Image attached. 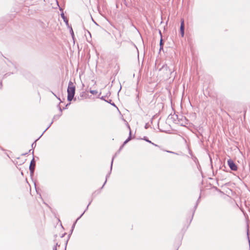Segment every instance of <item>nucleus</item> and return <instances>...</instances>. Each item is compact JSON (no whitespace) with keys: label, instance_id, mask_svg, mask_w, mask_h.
<instances>
[{"label":"nucleus","instance_id":"f257e3e1","mask_svg":"<svg viewBox=\"0 0 250 250\" xmlns=\"http://www.w3.org/2000/svg\"><path fill=\"white\" fill-rule=\"evenodd\" d=\"M76 86L75 84L71 81L68 83L67 88V100L68 101L71 102L75 94Z\"/></svg>","mask_w":250,"mask_h":250},{"label":"nucleus","instance_id":"f03ea898","mask_svg":"<svg viewBox=\"0 0 250 250\" xmlns=\"http://www.w3.org/2000/svg\"><path fill=\"white\" fill-rule=\"evenodd\" d=\"M228 164L231 170L234 171H236L237 170V166L235 165V164L233 162V161L232 160H228Z\"/></svg>","mask_w":250,"mask_h":250},{"label":"nucleus","instance_id":"7ed1b4c3","mask_svg":"<svg viewBox=\"0 0 250 250\" xmlns=\"http://www.w3.org/2000/svg\"><path fill=\"white\" fill-rule=\"evenodd\" d=\"M180 32L182 37L184 36V20L182 19L181 20V26H180Z\"/></svg>","mask_w":250,"mask_h":250},{"label":"nucleus","instance_id":"20e7f679","mask_svg":"<svg viewBox=\"0 0 250 250\" xmlns=\"http://www.w3.org/2000/svg\"><path fill=\"white\" fill-rule=\"evenodd\" d=\"M35 165V162H34V160H32L31 162L30 165V169L31 171H33L34 170Z\"/></svg>","mask_w":250,"mask_h":250},{"label":"nucleus","instance_id":"39448f33","mask_svg":"<svg viewBox=\"0 0 250 250\" xmlns=\"http://www.w3.org/2000/svg\"><path fill=\"white\" fill-rule=\"evenodd\" d=\"M122 36V32L120 31L119 32V38H121Z\"/></svg>","mask_w":250,"mask_h":250},{"label":"nucleus","instance_id":"423d86ee","mask_svg":"<svg viewBox=\"0 0 250 250\" xmlns=\"http://www.w3.org/2000/svg\"><path fill=\"white\" fill-rule=\"evenodd\" d=\"M144 140H146V142H149V143H151L152 144H153V143H152L150 141H149L146 139H144Z\"/></svg>","mask_w":250,"mask_h":250},{"label":"nucleus","instance_id":"0eeeda50","mask_svg":"<svg viewBox=\"0 0 250 250\" xmlns=\"http://www.w3.org/2000/svg\"><path fill=\"white\" fill-rule=\"evenodd\" d=\"M90 93H92V94H94V91L93 90H91L90 91Z\"/></svg>","mask_w":250,"mask_h":250},{"label":"nucleus","instance_id":"6e6552de","mask_svg":"<svg viewBox=\"0 0 250 250\" xmlns=\"http://www.w3.org/2000/svg\"><path fill=\"white\" fill-rule=\"evenodd\" d=\"M160 45H161V46L162 45V40H161Z\"/></svg>","mask_w":250,"mask_h":250},{"label":"nucleus","instance_id":"1a4fd4ad","mask_svg":"<svg viewBox=\"0 0 250 250\" xmlns=\"http://www.w3.org/2000/svg\"><path fill=\"white\" fill-rule=\"evenodd\" d=\"M62 17H63V18L64 17V15L63 14H62Z\"/></svg>","mask_w":250,"mask_h":250}]
</instances>
